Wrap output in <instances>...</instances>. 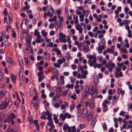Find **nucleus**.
Here are the masks:
<instances>
[{"mask_svg": "<svg viewBox=\"0 0 132 132\" xmlns=\"http://www.w3.org/2000/svg\"><path fill=\"white\" fill-rule=\"evenodd\" d=\"M10 102V100H9L7 102H6L5 100L0 105V109L4 110L6 109L9 104Z\"/></svg>", "mask_w": 132, "mask_h": 132, "instance_id": "obj_1", "label": "nucleus"}, {"mask_svg": "<svg viewBox=\"0 0 132 132\" xmlns=\"http://www.w3.org/2000/svg\"><path fill=\"white\" fill-rule=\"evenodd\" d=\"M9 21H7V17H5L4 18V22L5 23L6 21L7 25H9L11 23V22L12 20V15L11 14L9 13L8 16Z\"/></svg>", "mask_w": 132, "mask_h": 132, "instance_id": "obj_2", "label": "nucleus"}, {"mask_svg": "<svg viewBox=\"0 0 132 132\" xmlns=\"http://www.w3.org/2000/svg\"><path fill=\"white\" fill-rule=\"evenodd\" d=\"M92 91L93 92V93L90 92L89 93L88 95H91L92 99L94 98L96 95H97L98 93V90L96 89H94L93 90L92 89Z\"/></svg>", "mask_w": 132, "mask_h": 132, "instance_id": "obj_3", "label": "nucleus"}, {"mask_svg": "<svg viewBox=\"0 0 132 132\" xmlns=\"http://www.w3.org/2000/svg\"><path fill=\"white\" fill-rule=\"evenodd\" d=\"M85 91V94L84 95L83 94V97H85L87 96H88L89 93V86L87 85L86 87L85 88L84 90L83 91V93Z\"/></svg>", "mask_w": 132, "mask_h": 132, "instance_id": "obj_4", "label": "nucleus"}, {"mask_svg": "<svg viewBox=\"0 0 132 132\" xmlns=\"http://www.w3.org/2000/svg\"><path fill=\"white\" fill-rule=\"evenodd\" d=\"M82 25V23H81L79 25H77L76 27V29L79 31L80 34H81L82 33V28L81 27Z\"/></svg>", "mask_w": 132, "mask_h": 132, "instance_id": "obj_5", "label": "nucleus"}, {"mask_svg": "<svg viewBox=\"0 0 132 132\" xmlns=\"http://www.w3.org/2000/svg\"><path fill=\"white\" fill-rule=\"evenodd\" d=\"M31 38L30 36L28 35V39L26 40L27 46L28 47H30L31 45Z\"/></svg>", "mask_w": 132, "mask_h": 132, "instance_id": "obj_6", "label": "nucleus"}, {"mask_svg": "<svg viewBox=\"0 0 132 132\" xmlns=\"http://www.w3.org/2000/svg\"><path fill=\"white\" fill-rule=\"evenodd\" d=\"M76 13L79 15L80 20L81 21H82V14H81L82 12L81 11L77 10L76 11Z\"/></svg>", "mask_w": 132, "mask_h": 132, "instance_id": "obj_7", "label": "nucleus"}, {"mask_svg": "<svg viewBox=\"0 0 132 132\" xmlns=\"http://www.w3.org/2000/svg\"><path fill=\"white\" fill-rule=\"evenodd\" d=\"M63 129L64 131L67 130L69 131L71 130V128L67 124L65 123L64 124L63 126Z\"/></svg>", "mask_w": 132, "mask_h": 132, "instance_id": "obj_8", "label": "nucleus"}, {"mask_svg": "<svg viewBox=\"0 0 132 132\" xmlns=\"http://www.w3.org/2000/svg\"><path fill=\"white\" fill-rule=\"evenodd\" d=\"M6 60L7 62L8 63H11L12 64H15V62H14L13 60L11 59L8 57H6Z\"/></svg>", "mask_w": 132, "mask_h": 132, "instance_id": "obj_9", "label": "nucleus"}, {"mask_svg": "<svg viewBox=\"0 0 132 132\" xmlns=\"http://www.w3.org/2000/svg\"><path fill=\"white\" fill-rule=\"evenodd\" d=\"M8 119L11 121V120H13V119L15 117V116L12 113H11L7 117Z\"/></svg>", "mask_w": 132, "mask_h": 132, "instance_id": "obj_10", "label": "nucleus"}, {"mask_svg": "<svg viewBox=\"0 0 132 132\" xmlns=\"http://www.w3.org/2000/svg\"><path fill=\"white\" fill-rule=\"evenodd\" d=\"M102 110L103 112H105L108 110V108L106 104H105L104 102L102 103Z\"/></svg>", "mask_w": 132, "mask_h": 132, "instance_id": "obj_11", "label": "nucleus"}, {"mask_svg": "<svg viewBox=\"0 0 132 132\" xmlns=\"http://www.w3.org/2000/svg\"><path fill=\"white\" fill-rule=\"evenodd\" d=\"M44 55L45 56L46 59H50L51 55L50 54L48 53L47 51L44 52Z\"/></svg>", "mask_w": 132, "mask_h": 132, "instance_id": "obj_12", "label": "nucleus"}, {"mask_svg": "<svg viewBox=\"0 0 132 132\" xmlns=\"http://www.w3.org/2000/svg\"><path fill=\"white\" fill-rule=\"evenodd\" d=\"M35 90V95L33 97V100L34 101H36L38 99L37 97L38 96V93L36 91V89H34Z\"/></svg>", "mask_w": 132, "mask_h": 132, "instance_id": "obj_13", "label": "nucleus"}, {"mask_svg": "<svg viewBox=\"0 0 132 132\" xmlns=\"http://www.w3.org/2000/svg\"><path fill=\"white\" fill-rule=\"evenodd\" d=\"M89 11L87 10H83V18L84 16V15H86V17H87L89 14ZM84 21V19L83 18V21Z\"/></svg>", "mask_w": 132, "mask_h": 132, "instance_id": "obj_14", "label": "nucleus"}, {"mask_svg": "<svg viewBox=\"0 0 132 132\" xmlns=\"http://www.w3.org/2000/svg\"><path fill=\"white\" fill-rule=\"evenodd\" d=\"M89 50V46L88 45L86 46L85 47L83 48V51L85 53H88Z\"/></svg>", "mask_w": 132, "mask_h": 132, "instance_id": "obj_15", "label": "nucleus"}, {"mask_svg": "<svg viewBox=\"0 0 132 132\" xmlns=\"http://www.w3.org/2000/svg\"><path fill=\"white\" fill-rule=\"evenodd\" d=\"M90 106L91 108H93L94 105V101L93 99H92L89 103Z\"/></svg>", "mask_w": 132, "mask_h": 132, "instance_id": "obj_16", "label": "nucleus"}, {"mask_svg": "<svg viewBox=\"0 0 132 132\" xmlns=\"http://www.w3.org/2000/svg\"><path fill=\"white\" fill-rule=\"evenodd\" d=\"M18 60L19 63V64L21 68L22 67V64L23 63V60L21 57L18 58Z\"/></svg>", "mask_w": 132, "mask_h": 132, "instance_id": "obj_17", "label": "nucleus"}, {"mask_svg": "<svg viewBox=\"0 0 132 132\" xmlns=\"http://www.w3.org/2000/svg\"><path fill=\"white\" fill-rule=\"evenodd\" d=\"M96 122V118L94 117L92 118V121H91V123L92 125H93L94 126L95 124V123Z\"/></svg>", "mask_w": 132, "mask_h": 132, "instance_id": "obj_18", "label": "nucleus"}, {"mask_svg": "<svg viewBox=\"0 0 132 132\" xmlns=\"http://www.w3.org/2000/svg\"><path fill=\"white\" fill-rule=\"evenodd\" d=\"M88 74V72L87 71H84L83 70V79H86V75Z\"/></svg>", "mask_w": 132, "mask_h": 132, "instance_id": "obj_19", "label": "nucleus"}, {"mask_svg": "<svg viewBox=\"0 0 132 132\" xmlns=\"http://www.w3.org/2000/svg\"><path fill=\"white\" fill-rule=\"evenodd\" d=\"M30 8V6L29 5H27L24 6L22 8V11H25L26 10H28Z\"/></svg>", "mask_w": 132, "mask_h": 132, "instance_id": "obj_20", "label": "nucleus"}, {"mask_svg": "<svg viewBox=\"0 0 132 132\" xmlns=\"http://www.w3.org/2000/svg\"><path fill=\"white\" fill-rule=\"evenodd\" d=\"M78 16L77 15H73V19L75 20V23H77L78 22Z\"/></svg>", "mask_w": 132, "mask_h": 132, "instance_id": "obj_21", "label": "nucleus"}, {"mask_svg": "<svg viewBox=\"0 0 132 132\" xmlns=\"http://www.w3.org/2000/svg\"><path fill=\"white\" fill-rule=\"evenodd\" d=\"M45 78V76L44 75L41 76L40 77L38 78V81L39 82H41L42 80L43 79Z\"/></svg>", "mask_w": 132, "mask_h": 132, "instance_id": "obj_22", "label": "nucleus"}, {"mask_svg": "<svg viewBox=\"0 0 132 132\" xmlns=\"http://www.w3.org/2000/svg\"><path fill=\"white\" fill-rule=\"evenodd\" d=\"M78 70L79 72V71L80 70L81 73H82V67H81L80 64H79L78 67Z\"/></svg>", "mask_w": 132, "mask_h": 132, "instance_id": "obj_23", "label": "nucleus"}, {"mask_svg": "<svg viewBox=\"0 0 132 132\" xmlns=\"http://www.w3.org/2000/svg\"><path fill=\"white\" fill-rule=\"evenodd\" d=\"M75 105L74 103L72 104L70 107V110L71 111H72L73 109L74 108Z\"/></svg>", "mask_w": 132, "mask_h": 132, "instance_id": "obj_24", "label": "nucleus"}, {"mask_svg": "<svg viewBox=\"0 0 132 132\" xmlns=\"http://www.w3.org/2000/svg\"><path fill=\"white\" fill-rule=\"evenodd\" d=\"M93 116V115L90 114H89V115L87 117V120L88 121H90L91 119Z\"/></svg>", "mask_w": 132, "mask_h": 132, "instance_id": "obj_25", "label": "nucleus"}, {"mask_svg": "<svg viewBox=\"0 0 132 132\" xmlns=\"http://www.w3.org/2000/svg\"><path fill=\"white\" fill-rule=\"evenodd\" d=\"M5 95V93L3 92V91L0 92V99L2 97L4 96Z\"/></svg>", "mask_w": 132, "mask_h": 132, "instance_id": "obj_26", "label": "nucleus"}, {"mask_svg": "<svg viewBox=\"0 0 132 132\" xmlns=\"http://www.w3.org/2000/svg\"><path fill=\"white\" fill-rule=\"evenodd\" d=\"M11 79L12 80H16V78L13 74H12L11 76Z\"/></svg>", "mask_w": 132, "mask_h": 132, "instance_id": "obj_27", "label": "nucleus"}, {"mask_svg": "<svg viewBox=\"0 0 132 132\" xmlns=\"http://www.w3.org/2000/svg\"><path fill=\"white\" fill-rule=\"evenodd\" d=\"M24 59L25 60L26 64V65H28L29 63V60L26 57H24Z\"/></svg>", "mask_w": 132, "mask_h": 132, "instance_id": "obj_28", "label": "nucleus"}, {"mask_svg": "<svg viewBox=\"0 0 132 132\" xmlns=\"http://www.w3.org/2000/svg\"><path fill=\"white\" fill-rule=\"evenodd\" d=\"M87 110L86 109H83V114L84 113V115H85V117L87 116Z\"/></svg>", "mask_w": 132, "mask_h": 132, "instance_id": "obj_29", "label": "nucleus"}, {"mask_svg": "<svg viewBox=\"0 0 132 132\" xmlns=\"http://www.w3.org/2000/svg\"><path fill=\"white\" fill-rule=\"evenodd\" d=\"M44 31L45 30H42L41 32V33L43 36H46L47 35V33L46 32H44Z\"/></svg>", "mask_w": 132, "mask_h": 132, "instance_id": "obj_30", "label": "nucleus"}, {"mask_svg": "<svg viewBox=\"0 0 132 132\" xmlns=\"http://www.w3.org/2000/svg\"><path fill=\"white\" fill-rule=\"evenodd\" d=\"M88 63L89 64V65L91 67L93 66L94 65L92 62L91 60L89 59L88 61Z\"/></svg>", "mask_w": 132, "mask_h": 132, "instance_id": "obj_31", "label": "nucleus"}, {"mask_svg": "<svg viewBox=\"0 0 132 132\" xmlns=\"http://www.w3.org/2000/svg\"><path fill=\"white\" fill-rule=\"evenodd\" d=\"M94 82L95 83L97 84L99 81V80L98 78H94Z\"/></svg>", "mask_w": 132, "mask_h": 132, "instance_id": "obj_32", "label": "nucleus"}, {"mask_svg": "<svg viewBox=\"0 0 132 132\" xmlns=\"http://www.w3.org/2000/svg\"><path fill=\"white\" fill-rule=\"evenodd\" d=\"M5 45V46H8L10 45V44L7 40H6L4 42Z\"/></svg>", "mask_w": 132, "mask_h": 132, "instance_id": "obj_33", "label": "nucleus"}, {"mask_svg": "<svg viewBox=\"0 0 132 132\" xmlns=\"http://www.w3.org/2000/svg\"><path fill=\"white\" fill-rule=\"evenodd\" d=\"M39 32L36 29L35 30L34 33V35L35 36H36L39 34Z\"/></svg>", "mask_w": 132, "mask_h": 132, "instance_id": "obj_34", "label": "nucleus"}, {"mask_svg": "<svg viewBox=\"0 0 132 132\" xmlns=\"http://www.w3.org/2000/svg\"><path fill=\"white\" fill-rule=\"evenodd\" d=\"M102 127L104 130H106L107 129V125L105 123H103V125L102 126Z\"/></svg>", "mask_w": 132, "mask_h": 132, "instance_id": "obj_35", "label": "nucleus"}, {"mask_svg": "<svg viewBox=\"0 0 132 132\" xmlns=\"http://www.w3.org/2000/svg\"><path fill=\"white\" fill-rule=\"evenodd\" d=\"M55 52L57 53V55H60L61 54V51L59 50L58 48H57V50Z\"/></svg>", "mask_w": 132, "mask_h": 132, "instance_id": "obj_36", "label": "nucleus"}, {"mask_svg": "<svg viewBox=\"0 0 132 132\" xmlns=\"http://www.w3.org/2000/svg\"><path fill=\"white\" fill-rule=\"evenodd\" d=\"M54 66L55 67H57L60 68L61 67V66L60 65H59L57 63H55L54 64Z\"/></svg>", "mask_w": 132, "mask_h": 132, "instance_id": "obj_37", "label": "nucleus"}, {"mask_svg": "<svg viewBox=\"0 0 132 132\" xmlns=\"http://www.w3.org/2000/svg\"><path fill=\"white\" fill-rule=\"evenodd\" d=\"M24 37V34L22 32L20 34V38L22 40L23 39Z\"/></svg>", "mask_w": 132, "mask_h": 132, "instance_id": "obj_38", "label": "nucleus"}, {"mask_svg": "<svg viewBox=\"0 0 132 132\" xmlns=\"http://www.w3.org/2000/svg\"><path fill=\"white\" fill-rule=\"evenodd\" d=\"M47 15L49 16L50 17L52 18L53 16V14L52 13H51L50 11H48L47 13H46Z\"/></svg>", "mask_w": 132, "mask_h": 132, "instance_id": "obj_39", "label": "nucleus"}, {"mask_svg": "<svg viewBox=\"0 0 132 132\" xmlns=\"http://www.w3.org/2000/svg\"><path fill=\"white\" fill-rule=\"evenodd\" d=\"M76 95L75 93H74L73 95H72L71 96V97L73 99L75 100L76 99Z\"/></svg>", "mask_w": 132, "mask_h": 132, "instance_id": "obj_40", "label": "nucleus"}, {"mask_svg": "<svg viewBox=\"0 0 132 132\" xmlns=\"http://www.w3.org/2000/svg\"><path fill=\"white\" fill-rule=\"evenodd\" d=\"M33 107L36 108V109H37L38 105L37 103H33Z\"/></svg>", "mask_w": 132, "mask_h": 132, "instance_id": "obj_41", "label": "nucleus"}, {"mask_svg": "<svg viewBox=\"0 0 132 132\" xmlns=\"http://www.w3.org/2000/svg\"><path fill=\"white\" fill-rule=\"evenodd\" d=\"M121 50L123 53H127V50L125 48H122Z\"/></svg>", "mask_w": 132, "mask_h": 132, "instance_id": "obj_42", "label": "nucleus"}, {"mask_svg": "<svg viewBox=\"0 0 132 132\" xmlns=\"http://www.w3.org/2000/svg\"><path fill=\"white\" fill-rule=\"evenodd\" d=\"M101 42L102 44L104 45L105 44V40L104 38H103L101 39Z\"/></svg>", "mask_w": 132, "mask_h": 132, "instance_id": "obj_43", "label": "nucleus"}, {"mask_svg": "<svg viewBox=\"0 0 132 132\" xmlns=\"http://www.w3.org/2000/svg\"><path fill=\"white\" fill-rule=\"evenodd\" d=\"M0 127H3V129L4 130H5L6 128V127L7 126L6 124H4L3 126H2V124H1L0 125Z\"/></svg>", "mask_w": 132, "mask_h": 132, "instance_id": "obj_44", "label": "nucleus"}, {"mask_svg": "<svg viewBox=\"0 0 132 132\" xmlns=\"http://www.w3.org/2000/svg\"><path fill=\"white\" fill-rule=\"evenodd\" d=\"M14 9L15 10H16L17 9H18V5L17 4V3H16L15 2L14 3Z\"/></svg>", "mask_w": 132, "mask_h": 132, "instance_id": "obj_45", "label": "nucleus"}, {"mask_svg": "<svg viewBox=\"0 0 132 132\" xmlns=\"http://www.w3.org/2000/svg\"><path fill=\"white\" fill-rule=\"evenodd\" d=\"M65 13L66 16H68L69 15V13L67 8H66L65 9Z\"/></svg>", "mask_w": 132, "mask_h": 132, "instance_id": "obj_46", "label": "nucleus"}, {"mask_svg": "<svg viewBox=\"0 0 132 132\" xmlns=\"http://www.w3.org/2000/svg\"><path fill=\"white\" fill-rule=\"evenodd\" d=\"M129 11V9L128 7H126L125 8V11L126 14H127V12Z\"/></svg>", "mask_w": 132, "mask_h": 132, "instance_id": "obj_47", "label": "nucleus"}, {"mask_svg": "<svg viewBox=\"0 0 132 132\" xmlns=\"http://www.w3.org/2000/svg\"><path fill=\"white\" fill-rule=\"evenodd\" d=\"M68 113L67 112L63 116V119L62 118V121H63L65 119L67 118V115L68 114Z\"/></svg>", "mask_w": 132, "mask_h": 132, "instance_id": "obj_48", "label": "nucleus"}, {"mask_svg": "<svg viewBox=\"0 0 132 132\" xmlns=\"http://www.w3.org/2000/svg\"><path fill=\"white\" fill-rule=\"evenodd\" d=\"M53 45V42H51L49 44H47L46 45V46L48 47H52Z\"/></svg>", "mask_w": 132, "mask_h": 132, "instance_id": "obj_49", "label": "nucleus"}, {"mask_svg": "<svg viewBox=\"0 0 132 132\" xmlns=\"http://www.w3.org/2000/svg\"><path fill=\"white\" fill-rule=\"evenodd\" d=\"M88 34L90 36L92 37H93L94 35L92 32L89 31L88 32Z\"/></svg>", "mask_w": 132, "mask_h": 132, "instance_id": "obj_50", "label": "nucleus"}, {"mask_svg": "<svg viewBox=\"0 0 132 132\" xmlns=\"http://www.w3.org/2000/svg\"><path fill=\"white\" fill-rule=\"evenodd\" d=\"M62 89L60 87H57V88L56 89V91H58L59 93L60 92H61Z\"/></svg>", "mask_w": 132, "mask_h": 132, "instance_id": "obj_51", "label": "nucleus"}, {"mask_svg": "<svg viewBox=\"0 0 132 132\" xmlns=\"http://www.w3.org/2000/svg\"><path fill=\"white\" fill-rule=\"evenodd\" d=\"M41 97L43 99H45L46 97V96L45 94H42L41 95Z\"/></svg>", "mask_w": 132, "mask_h": 132, "instance_id": "obj_52", "label": "nucleus"}, {"mask_svg": "<svg viewBox=\"0 0 132 132\" xmlns=\"http://www.w3.org/2000/svg\"><path fill=\"white\" fill-rule=\"evenodd\" d=\"M52 115L48 116L47 119L49 121H53L52 119L51 118Z\"/></svg>", "mask_w": 132, "mask_h": 132, "instance_id": "obj_53", "label": "nucleus"}, {"mask_svg": "<svg viewBox=\"0 0 132 132\" xmlns=\"http://www.w3.org/2000/svg\"><path fill=\"white\" fill-rule=\"evenodd\" d=\"M13 33L12 34V35L13 37L15 38L16 37V35L15 32L14 31H13L12 30Z\"/></svg>", "mask_w": 132, "mask_h": 132, "instance_id": "obj_54", "label": "nucleus"}, {"mask_svg": "<svg viewBox=\"0 0 132 132\" xmlns=\"http://www.w3.org/2000/svg\"><path fill=\"white\" fill-rule=\"evenodd\" d=\"M52 71H53V73L54 74L55 73H57V70L55 68L53 69Z\"/></svg>", "mask_w": 132, "mask_h": 132, "instance_id": "obj_55", "label": "nucleus"}, {"mask_svg": "<svg viewBox=\"0 0 132 132\" xmlns=\"http://www.w3.org/2000/svg\"><path fill=\"white\" fill-rule=\"evenodd\" d=\"M57 62L60 65L62 64L63 63L62 60L60 59L58 60Z\"/></svg>", "mask_w": 132, "mask_h": 132, "instance_id": "obj_56", "label": "nucleus"}, {"mask_svg": "<svg viewBox=\"0 0 132 132\" xmlns=\"http://www.w3.org/2000/svg\"><path fill=\"white\" fill-rule=\"evenodd\" d=\"M72 68L73 70H75L77 68V66L74 64H72L71 65Z\"/></svg>", "mask_w": 132, "mask_h": 132, "instance_id": "obj_57", "label": "nucleus"}, {"mask_svg": "<svg viewBox=\"0 0 132 132\" xmlns=\"http://www.w3.org/2000/svg\"><path fill=\"white\" fill-rule=\"evenodd\" d=\"M53 124V121H49V122L47 123L48 125L50 126H51L52 125V124Z\"/></svg>", "mask_w": 132, "mask_h": 132, "instance_id": "obj_58", "label": "nucleus"}, {"mask_svg": "<svg viewBox=\"0 0 132 132\" xmlns=\"http://www.w3.org/2000/svg\"><path fill=\"white\" fill-rule=\"evenodd\" d=\"M11 121L10 120L8 119V118L7 117V119H5L4 121V123H5L7 122H10Z\"/></svg>", "mask_w": 132, "mask_h": 132, "instance_id": "obj_59", "label": "nucleus"}, {"mask_svg": "<svg viewBox=\"0 0 132 132\" xmlns=\"http://www.w3.org/2000/svg\"><path fill=\"white\" fill-rule=\"evenodd\" d=\"M54 26V24L53 23L50 24L49 26V27L50 29L53 28Z\"/></svg>", "mask_w": 132, "mask_h": 132, "instance_id": "obj_60", "label": "nucleus"}, {"mask_svg": "<svg viewBox=\"0 0 132 132\" xmlns=\"http://www.w3.org/2000/svg\"><path fill=\"white\" fill-rule=\"evenodd\" d=\"M119 114L120 116H123L125 114V112L123 111H121L120 113Z\"/></svg>", "mask_w": 132, "mask_h": 132, "instance_id": "obj_61", "label": "nucleus"}, {"mask_svg": "<svg viewBox=\"0 0 132 132\" xmlns=\"http://www.w3.org/2000/svg\"><path fill=\"white\" fill-rule=\"evenodd\" d=\"M123 64V62H121L119 64H117V65L118 67H121L122 65Z\"/></svg>", "mask_w": 132, "mask_h": 132, "instance_id": "obj_62", "label": "nucleus"}, {"mask_svg": "<svg viewBox=\"0 0 132 132\" xmlns=\"http://www.w3.org/2000/svg\"><path fill=\"white\" fill-rule=\"evenodd\" d=\"M55 34V32L53 30H52L50 31V35L51 36H53Z\"/></svg>", "mask_w": 132, "mask_h": 132, "instance_id": "obj_63", "label": "nucleus"}, {"mask_svg": "<svg viewBox=\"0 0 132 132\" xmlns=\"http://www.w3.org/2000/svg\"><path fill=\"white\" fill-rule=\"evenodd\" d=\"M54 107L56 108H58L59 106L60 105L58 103H55L54 104Z\"/></svg>", "mask_w": 132, "mask_h": 132, "instance_id": "obj_64", "label": "nucleus"}]
</instances>
